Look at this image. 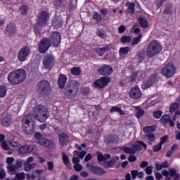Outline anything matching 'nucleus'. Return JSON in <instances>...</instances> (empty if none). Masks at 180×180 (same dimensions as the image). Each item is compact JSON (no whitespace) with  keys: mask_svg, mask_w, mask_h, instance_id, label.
Masks as SVG:
<instances>
[{"mask_svg":"<svg viewBox=\"0 0 180 180\" xmlns=\"http://www.w3.org/2000/svg\"><path fill=\"white\" fill-rule=\"evenodd\" d=\"M153 83L150 79H148L145 82H143V87L145 89H148V88L153 86Z\"/></svg>","mask_w":180,"mask_h":180,"instance_id":"53","label":"nucleus"},{"mask_svg":"<svg viewBox=\"0 0 180 180\" xmlns=\"http://www.w3.org/2000/svg\"><path fill=\"white\" fill-rule=\"evenodd\" d=\"M130 51V48L129 46L122 47L120 49V54L127 55Z\"/></svg>","mask_w":180,"mask_h":180,"instance_id":"48","label":"nucleus"},{"mask_svg":"<svg viewBox=\"0 0 180 180\" xmlns=\"http://www.w3.org/2000/svg\"><path fill=\"white\" fill-rule=\"evenodd\" d=\"M131 37H127V35H124L123 37H121V43L127 44V43H131Z\"/></svg>","mask_w":180,"mask_h":180,"instance_id":"45","label":"nucleus"},{"mask_svg":"<svg viewBox=\"0 0 180 180\" xmlns=\"http://www.w3.org/2000/svg\"><path fill=\"white\" fill-rule=\"evenodd\" d=\"M41 173H43L42 169H37L32 172V174L35 176L36 179L37 177H39Z\"/></svg>","mask_w":180,"mask_h":180,"instance_id":"57","label":"nucleus"},{"mask_svg":"<svg viewBox=\"0 0 180 180\" xmlns=\"http://www.w3.org/2000/svg\"><path fill=\"white\" fill-rule=\"evenodd\" d=\"M162 114H163L162 111L157 110L153 112V116L156 119H160L162 117Z\"/></svg>","mask_w":180,"mask_h":180,"instance_id":"52","label":"nucleus"},{"mask_svg":"<svg viewBox=\"0 0 180 180\" xmlns=\"http://www.w3.org/2000/svg\"><path fill=\"white\" fill-rule=\"evenodd\" d=\"M105 34V31L103 30H101V29H98L97 30V35L99 37H104Z\"/></svg>","mask_w":180,"mask_h":180,"instance_id":"61","label":"nucleus"},{"mask_svg":"<svg viewBox=\"0 0 180 180\" xmlns=\"http://www.w3.org/2000/svg\"><path fill=\"white\" fill-rule=\"evenodd\" d=\"M21 144L14 140H9L8 141V148H10V150L13 151H18L20 149Z\"/></svg>","mask_w":180,"mask_h":180,"instance_id":"23","label":"nucleus"},{"mask_svg":"<svg viewBox=\"0 0 180 180\" xmlns=\"http://www.w3.org/2000/svg\"><path fill=\"white\" fill-rule=\"evenodd\" d=\"M164 13L166 15H170L172 13V5L171 4H169L165 6Z\"/></svg>","mask_w":180,"mask_h":180,"instance_id":"43","label":"nucleus"},{"mask_svg":"<svg viewBox=\"0 0 180 180\" xmlns=\"http://www.w3.org/2000/svg\"><path fill=\"white\" fill-rule=\"evenodd\" d=\"M147 150V144L141 141H137L136 143H132L131 147L122 146L121 147V150L127 154H136L137 152H140L143 150Z\"/></svg>","mask_w":180,"mask_h":180,"instance_id":"2","label":"nucleus"},{"mask_svg":"<svg viewBox=\"0 0 180 180\" xmlns=\"http://www.w3.org/2000/svg\"><path fill=\"white\" fill-rule=\"evenodd\" d=\"M110 82V78L109 77H102L94 81V86L98 89H104Z\"/></svg>","mask_w":180,"mask_h":180,"instance_id":"13","label":"nucleus"},{"mask_svg":"<svg viewBox=\"0 0 180 180\" xmlns=\"http://www.w3.org/2000/svg\"><path fill=\"white\" fill-rule=\"evenodd\" d=\"M118 141H119V137L115 134L110 135L105 138V142L107 143L108 145L118 143Z\"/></svg>","mask_w":180,"mask_h":180,"instance_id":"25","label":"nucleus"},{"mask_svg":"<svg viewBox=\"0 0 180 180\" xmlns=\"http://www.w3.org/2000/svg\"><path fill=\"white\" fill-rule=\"evenodd\" d=\"M50 14L46 11H41L37 16V24L41 26H46L49 21Z\"/></svg>","mask_w":180,"mask_h":180,"instance_id":"12","label":"nucleus"},{"mask_svg":"<svg viewBox=\"0 0 180 180\" xmlns=\"http://www.w3.org/2000/svg\"><path fill=\"white\" fill-rule=\"evenodd\" d=\"M179 105L177 103H174L172 104L171 107L169 108V112L171 113H174L177 109L179 108Z\"/></svg>","mask_w":180,"mask_h":180,"instance_id":"49","label":"nucleus"},{"mask_svg":"<svg viewBox=\"0 0 180 180\" xmlns=\"http://www.w3.org/2000/svg\"><path fill=\"white\" fill-rule=\"evenodd\" d=\"M113 73V68L109 65H103L98 68V74L103 77H109Z\"/></svg>","mask_w":180,"mask_h":180,"instance_id":"15","label":"nucleus"},{"mask_svg":"<svg viewBox=\"0 0 180 180\" xmlns=\"http://www.w3.org/2000/svg\"><path fill=\"white\" fill-rule=\"evenodd\" d=\"M170 118L169 115H164L160 119V123H162V124H167V123H169Z\"/></svg>","mask_w":180,"mask_h":180,"instance_id":"44","label":"nucleus"},{"mask_svg":"<svg viewBox=\"0 0 180 180\" xmlns=\"http://www.w3.org/2000/svg\"><path fill=\"white\" fill-rule=\"evenodd\" d=\"M153 166H148L146 167V173L148 174V175H150V174H153Z\"/></svg>","mask_w":180,"mask_h":180,"instance_id":"60","label":"nucleus"},{"mask_svg":"<svg viewBox=\"0 0 180 180\" xmlns=\"http://www.w3.org/2000/svg\"><path fill=\"white\" fill-rule=\"evenodd\" d=\"M7 92V86L5 85H0V98L6 97Z\"/></svg>","mask_w":180,"mask_h":180,"instance_id":"36","label":"nucleus"},{"mask_svg":"<svg viewBox=\"0 0 180 180\" xmlns=\"http://www.w3.org/2000/svg\"><path fill=\"white\" fill-rule=\"evenodd\" d=\"M145 136L147 139V143L148 145H153V143L155 141V136L153 133L146 134Z\"/></svg>","mask_w":180,"mask_h":180,"instance_id":"33","label":"nucleus"},{"mask_svg":"<svg viewBox=\"0 0 180 180\" xmlns=\"http://www.w3.org/2000/svg\"><path fill=\"white\" fill-rule=\"evenodd\" d=\"M162 145L160 143L155 145L153 146V152H155V153L159 152L162 149Z\"/></svg>","mask_w":180,"mask_h":180,"instance_id":"55","label":"nucleus"},{"mask_svg":"<svg viewBox=\"0 0 180 180\" xmlns=\"http://www.w3.org/2000/svg\"><path fill=\"white\" fill-rule=\"evenodd\" d=\"M138 21L141 27L144 29H147V27H148V21L146 18L139 17Z\"/></svg>","mask_w":180,"mask_h":180,"instance_id":"31","label":"nucleus"},{"mask_svg":"<svg viewBox=\"0 0 180 180\" xmlns=\"http://www.w3.org/2000/svg\"><path fill=\"white\" fill-rule=\"evenodd\" d=\"M143 130L146 134H153L156 131V126L155 125L146 126V127H143Z\"/></svg>","mask_w":180,"mask_h":180,"instance_id":"29","label":"nucleus"},{"mask_svg":"<svg viewBox=\"0 0 180 180\" xmlns=\"http://www.w3.org/2000/svg\"><path fill=\"white\" fill-rule=\"evenodd\" d=\"M162 46L156 40H153L147 46L146 56L149 58H153L162 51Z\"/></svg>","mask_w":180,"mask_h":180,"instance_id":"4","label":"nucleus"},{"mask_svg":"<svg viewBox=\"0 0 180 180\" xmlns=\"http://www.w3.org/2000/svg\"><path fill=\"white\" fill-rule=\"evenodd\" d=\"M38 93L41 95H48L51 91V86L49 81L42 79L37 84Z\"/></svg>","mask_w":180,"mask_h":180,"instance_id":"6","label":"nucleus"},{"mask_svg":"<svg viewBox=\"0 0 180 180\" xmlns=\"http://www.w3.org/2000/svg\"><path fill=\"white\" fill-rule=\"evenodd\" d=\"M109 49V47L108 46H105L104 47L99 48L96 50V53L100 56H103Z\"/></svg>","mask_w":180,"mask_h":180,"instance_id":"34","label":"nucleus"},{"mask_svg":"<svg viewBox=\"0 0 180 180\" xmlns=\"http://www.w3.org/2000/svg\"><path fill=\"white\" fill-rule=\"evenodd\" d=\"M62 160H63V164H65V165H68L70 164L69 158L65 152L62 153Z\"/></svg>","mask_w":180,"mask_h":180,"instance_id":"46","label":"nucleus"},{"mask_svg":"<svg viewBox=\"0 0 180 180\" xmlns=\"http://www.w3.org/2000/svg\"><path fill=\"white\" fill-rule=\"evenodd\" d=\"M54 168L53 162H48V169L49 171H53Z\"/></svg>","mask_w":180,"mask_h":180,"instance_id":"64","label":"nucleus"},{"mask_svg":"<svg viewBox=\"0 0 180 180\" xmlns=\"http://www.w3.org/2000/svg\"><path fill=\"white\" fill-rule=\"evenodd\" d=\"M137 160V158L135 155H134V154L131 153V155L130 156H129L128 158V161L129 162H136Z\"/></svg>","mask_w":180,"mask_h":180,"instance_id":"59","label":"nucleus"},{"mask_svg":"<svg viewBox=\"0 0 180 180\" xmlns=\"http://www.w3.org/2000/svg\"><path fill=\"white\" fill-rule=\"evenodd\" d=\"M79 91V87L74 82H68L65 88V96L69 99L75 98Z\"/></svg>","mask_w":180,"mask_h":180,"instance_id":"5","label":"nucleus"},{"mask_svg":"<svg viewBox=\"0 0 180 180\" xmlns=\"http://www.w3.org/2000/svg\"><path fill=\"white\" fill-rule=\"evenodd\" d=\"M74 169L76 172H81L83 167L82 165L77 164L76 165H74Z\"/></svg>","mask_w":180,"mask_h":180,"instance_id":"62","label":"nucleus"},{"mask_svg":"<svg viewBox=\"0 0 180 180\" xmlns=\"http://www.w3.org/2000/svg\"><path fill=\"white\" fill-rule=\"evenodd\" d=\"M81 93L84 96L89 95L90 94V87L83 86L81 88Z\"/></svg>","mask_w":180,"mask_h":180,"instance_id":"47","label":"nucleus"},{"mask_svg":"<svg viewBox=\"0 0 180 180\" xmlns=\"http://www.w3.org/2000/svg\"><path fill=\"white\" fill-rule=\"evenodd\" d=\"M34 160V157H30L27 158L26 162L24 163V169L26 172H30V170L36 168V166H37V164L32 163Z\"/></svg>","mask_w":180,"mask_h":180,"instance_id":"19","label":"nucleus"},{"mask_svg":"<svg viewBox=\"0 0 180 180\" xmlns=\"http://www.w3.org/2000/svg\"><path fill=\"white\" fill-rule=\"evenodd\" d=\"M30 53L31 49L29 46L22 47L18 52V60L20 62L26 61Z\"/></svg>","mask_w":180,"mask_h":180,"instance_id":"10","label":"nucleus"},{"mask_svg":"<svg viewBox=\"0 0 180 180\" xmlns=\"http://www.w3.org/2000/svg\"><path fill=\"white\" fill-rule=\"evenodd\" d=\"M90 171H91L94 174H95L96 175H103L106 173V172L104 169H103L102 168L97 167L95 166H91Z\"/></svg>","mask_w":180,"mask_h":180,"instance_id":"26","label":"nucleus"},{"mask_svg":"<svg viewBox=\"0 0 180 180\" xmlns=\"http://www.w3.org/2000/svg\"><path fill=\"white\" fill-rule=\"evenodd\" d=\"M138 77V74L137 73H133L131 75V76L129 77V81L130 82H135L136 78Z\"/></svg>","mask_w":180,"mask_h":180,"instance_id":"56","label":"nucleus"},{"mask_svg":"<svg viewBox=\"0 0 180 180\" xmlns=\"http://www.w3.org/2000/svg\"><path fill=\"white\" fill-rule=\"evenodd\" d=\"M126 6H127V12L130 14L135 13L136 4L134 2H127Z\"/></svg>","mask_w":180,"mask_h":180,"instance_id":"30","label":"nucleus"},{"mask_svg":"<svg viewBox=\"0 0 180 180\" xmlns=\"http://www.w3.org/2000/svg\"><path fill=\"white\" fill-rule=\"evenodd\" d=\"M15 178L18 180H23L26 179V175L25 172H21V173H17L15 174Z\"/></svg>","mask_w":180,"mask_h":180,"instance_id":"50","label":"nucleus"},{"mask_svg":"<svg viewBox=\"0 0 180 180\" xmlns=\"http://www.w3.org/2000/svg\"><path fill=\"white\" fill-rule=\"evenodd\" d=\"M19 11L22 15H25L29 12V7L26 5H22L20 6Z\"/></svg>","mask_w":180,"mask_h":180,"instance_id":"41","label":"nucleus"},{"mask_svg":"<svg viewBox=\"0 0 180 180\" xmlns=\"http://www.w3.org/2000/svg\"><path fill=\"white\" fill-rule=\"evenodd\" d=\"M93 19L96 20V24H99L102 21V15L98 12H95L93 15Z\"/></svg>","mask_w":180,"mask_h":180,"instance_id":"40","label":"nucleus"},{"mask_svg":"<svg viewBox=\"0 0 180 180\" xmlns=\"http://www.w3.org/2000/svg\"><path fill=\"white\" fill-rule=\"evenodd\" d=\"M45 26L40 25L37 24V21L35 25H34V32L37 37H41V27H44Z\"/></svg>","mask_w":180,"mask_h":180,"instance_id":"35","label":"nucleus"},{"mask_svg":"<svg viewBox=\"0 0 180 180\" xmlns=\"http://www.w3.org/2000/svg\"><path fill=\"white\" fill-rule=\"evenodd\" d=\"M56 63V57L53 54H47L43 58V67L46 70H50L54 67Z\"/></svg>","mask_w":180,"mask_h":180,"instance_id":"7","label":"nucleus"},{"mask_svg":"<svg viewBox=\"0 0 180 180\" xmlns=\"http://www.w3.org/2000/svg\"><path fill=\"white\" fill-rule=\"evenodd\" d=\"M149 80H150V82L152 83H157V82H158V75L157 74H152L150 76Z\"/></svg>","mask_w":180,"mask_h":180,"instance_id":"54","label":"nucleus"},{"mask_svg":"<svg viewBox=\"0 0 180 180\" xmlns=\"http://www.w3.org/2000/svg\"><path fill=\"white\" fill-rule=\"evenodd\" d=\"M37 147L33 145H23L20 146L18 149V153L21 155H26L31 153L34 150H36Z\"/></svg>","mask_w":180,"mask_h":180,"instance_id":"16","label":"nucleus"},{"mask_svg":"<svg viewBox=\"0 0 180 180\" xmlns=\"http://www.w3.org/2000/svg\"><path fill=\"white\" fill-rule=\"evenodd\" d=\"M96 155L98 156V161L105 162L107 160L110 158V155L105 153V155H103L101 152H96Z\"/></svg>","mask_w":180,"mask_h":180,"instance_id":"27","label":"nucleus"},{"mask_svg":"<svg viewBox=\"0 0 180 180\" xmlns=\"http://www.w3.org/2000/svg\"><path fill=\"white\" fill-rule=\"evenodd\" d=\"M27 78V72L24 69H18L8 73L7 80L11 85H18L23 83Z\"/></svg>","mask_w":180,"mask_h":180,"instance_id":"1","label":"nucleus"},{"mask_svg":"<svg viewBox=\"0 0 180 180\" xmlns=\"http://www.w3.org/2000/svg\"><path fill=\"white\" fill-rule=\"evenodd\" d=\"M176 72V67L173 63L167 64L162 70V74L167 78H172Z\"/></svg>","mask_w":180,"mask_h":180,"instance_id":"8","label":"nucleus"},{"mask_svg":"<svg viewBox=\"0 0 180 180\" xmlns=\"http://www.w3.org/2000/svg\"><path fill=\"white\" fill-rule=\"evenodd\" d=\"M7 169H8L10 172H14L17 169V167H15V165H11L7 166Z\"/></svg>","mask_w":180,"mask_h":180,"instance_id":"58","label":"nucleus"},{"mask_svg":"<svg viewBox=\"0 0 180 180\" xmlns=\"http://www.w3.org/2000/svg\"><path fill=\"white\" fill-rule=\"evenodd\" d=\"M33 115L39 120V122L44 123L49 117V111L44 105H38L33 110Z\"/></svg>","mask_w":180,"mask_h":180,"instance_id":"3","label":"nucleus"},{"mask_svg":"<svg viewBox=\"0 0 180 180\" xmlns=\"http://www.w3.org/2000/svg\"><path fill=\"white\" fill-rule=\"evenodd\" d=\"M68 77L66 75L60 74L58 79V85L60 89H63L67 84Z\"/></svg>","mask_w":180,"mask_h":180,"instance_id":"22","label":"nucleus"},{"mask_svg":"<svg viewBox=\"0 0 180 180\" xmlns=\"http://www.w3.org/2000/svg\"><path fill=\"white\" fill-rule=\"evenodd\" d=\"M69 0H55L54 6L56 9H63L68 4Z\"/></svg>","mask_w":180,"mask_h":180,"instance_id":"24","label":"nucleus"},{"mask_svg":"<svg viewBox=\"0 0 180 180\" xmlns=\"http://www.w3.org/2000/svg\"><path fill=\"white\" fill-rule=\"evenodd\" d=\"M12 123V118L10 116H6L1 120V124L4 127H8Z\"/></svg>","mask_w":180,"mask_h":180,"instance_id":"28","label":"nucleus"},{"mask_svg":"<svg viewBox=\"0 0 180 180\" xmlns=\"http://www.w3.org/2000/svg\"><path fill=\"white\" fill-rule=\"evenodd\" d=\"M169 173L171 176H174V179H180V174L176 173V169H169Z\"/></svg>","mask_w":180,"mask_h":180,"instance_id":"38","label":"nucleus"},{"mask_svg":"<svg viewBox=\"0 0 180 180\" xmlns=\"http://www.w3.org/2000/svg\"><path fill=\"white\" fill-rule=\"evenodd\" d=\"M167 140H168V136L165 135L161 138L160 143L162 146L167 141Z\"/></svg>","mask_w":180,"mask_h":180,"instance_id":"63","label":"nucleus"},{"mask_svg":"<svg viewBox=\"0 0 180 180\" xmlns=\"http://www.w3.org/2000/svg\"><path fill=\"white\" fill-rule=\"evenodd\" d=\"M59 141L62 146H67L70 143V136L65 132L58 134Z\"/></svg>","mask_w":180,"mask_h":180,"instance_id":"21","label":"nucleus"},{"mask_svg":"<svg viewBox=\"0 0 180 180\" xmlns=\"http://www.w3.org/2000/svg\"><path fill=\"white\" fill-rule=\"evenodd\" d=\"M142 39V34H139L138 37H135V38H133L131 45V46H136L139 44Z\"/></svg>","mask_w":180,"mask_h":180,"instance_id":"39","label":"nucleus"},{"mask_svg":"<svg viewBox=\"0 0 180 180\" xmlns=\"http://www.w3.org/2000/svg\"><path fill=\"white\" fill-rule=\"evenodd\" d=\"M49 41L53 47L58 48L61 42L60 33L57 31H53L49 38Z\"/></svg>","mask_w":180,"mask_h":180,"instance_id":"14","label":"nucleus"},{"mask_svg":"<svg viewBox=\"0 0 180 180\" xmlns=\"http://www.w3.org/2000/svg\"><path fill=\"white\" fill-rule=\"evenodd\" d=\"M52 25L56 29L62 27L63 22L61 18H57L54 19Z\"/></svg>","mask_w":180,"mask_h":180,"instance_id":"32","label":"nucleus"},{"mask_svg":"<svg viewBox=\"0 0 180 180\" xmlns=\"http://www.w3.org/2000/svg\"><path fill=\"white\" fill-rule=\"evenodd\" d=\"M17 33V28L15 24L10 22L6 27V34L13 37Z\"/></svg>","mask_w":180,"mask_h":180,"instance_id":"20","label":"nucleus"},{"mask_svg":"<svg viewBox=\"0 0 180 180\" xmlns=\"http://www.w3.org/2000/svg\"><path fill=\"white\" fill-rule=\"evenodd\" d=\"M115 160L112 159L110 161L105 163V168H111L115 165Z\"/></svg>","mask_w":180,"mask_h":180,"instance_id":"51","label":"nucleus"},{"mask_svg":"<svg viewBox=\"0 0 180 180\" xmlns=\"http://www.w3.org/2000/svg\"><path fill=\"white\" fill-rule=\"evenodd\" d=\"M71 74L74 76H79L82 75L81 68L79 67H74L70 70Z\"/></svg>","mask_w":180,"mask_h":180,"instance_id":"37","label":"nucleus"},{"mask_svg":"<svg viewBox=\"0 0 180 180\" xmlns=\"http://www.w3.org/2000/svg\"><path fill=\"white\" fill-rule=\"evenodd\" d=\"M110 112H112V113H113V112H118V113H120V115H125V112L123 111V110H122L119 107H117V106H114V107H112L111 109H110Z\"/></svg>","mask_w":180,"mask_h":180,"instance_id":"42","label":"nucleus"},{"mask_svg":"<svg viewBox=\"0 0 180 180\" xmlns=\"http://www.w3.org/2000/svg\"><path fill=\"white\" fill-rule=\"evenodd\" d=\"M38 143L45 148H49V149H53L55 147V143L48 139L42 138L39 139L38 140Z\"/></svg>","mask_w":180,"mask_h":180,"instance_id":"18","label":"nucleus"},{"mask_svg":"<svg viewBox=\"0 0 180 180\" xmlns=\"http://www.w3.org/2000/svg\"><path fill=\"white\" fill-rule=\"evenodd\" d=\"M129 96L134 99H140L142 97V91L139 86H135L130 89Z\"/></svg>","mask_w":180,"mask_h":180,"instance_id":"17","label":"nucleus"},{"mask_svg":"<svg viewBox=\"0 0 180 180\" xmlns=\"http://www.w3.org/2000/svg\"><path fill=\"white\" fill-rule=\"evenodd\" d=\"M51 47L49 38L45 37L38 44V51L40 53H45Z\"/></svg>","mask_w":180,"mask_h":180,"instance_id":"11","label":"nucleus"},{"mask_svg":"<svg viewBox=\"0 0 180 180\" xmlns=\"http://www.w3.org/2000/svg\"><path fill=\"white\" fill-rule=\"evenodd\" d=\"M22 129L26 135L30 136L34 134L36 129V124L31 122L30 120L27 119L22 126Z\"/></svg>","mask_w":180,"mask_h":180,"instance_id":"9","label":"nucleus"}]
</instances>
